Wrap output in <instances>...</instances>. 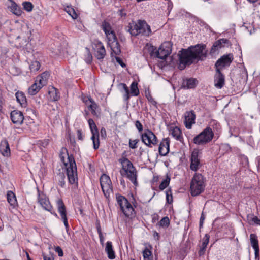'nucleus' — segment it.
I'll return each instance as SVG.
<instances>
[{
	"instance_id": "1",
	"label": "nucleus",
	"mask_w": 260,
	"mask_h": 260,
	"mask_svg": "<svg viewBox=\"0 0 260 260\" xmlns=\"http://www.w3.org/2000/svg\"><path fill=\"white\" fill-rule=\"evenodd\" d=\"M207 53L206 45L202 44L191 46L187 49H182L181 53L178 54L179 69H184L187 65L191 64L194 60H203L206 57Z\"/></svg>"
},
{
	"instance_id": "2",
	"label": "nucleus",
	"mask_w": 260,
	"mask_h": 260,
	"mask_svg": "<svg viewBox=\"0 0 260 260\" xmlns=\"http://www.w3.org/2000/svg\"><path fill=\"white\" fill-rule=\"evenodd\" d=\"M60 158L66 168L67 176L70 184L77 183V168L75 161L72 155H69L68 150L62 147L60 151Z\"/></svg>"
},
{
	"instance_id": "3",
	"label": "nucleus",
	"mask_w": 260,
	"mask_h": 260,
	"mask_svg": "<svg viewBox=\"0 0 260 260\" xmlns=\"http://www.w3.org/2000/svg\"><path fill=\"white\" fill-rule=\"evenodd\" d=\"M126 152L122 154V156L118 159L122 168L120 170V175L128 178L135 185H138L137 171L132 162L126 158Z\"/></svg>"
},
{
	"instance_id": "4",
	"label": "nucleus",
	"mask_w": 260,
	"mask_h": 260,
	"mask_svg": "<svg viewBox=\"0 0 260 260\" xmlns=\"http://www.w3.org/2000/svg\"><path fill=\"white\" fill-rule=\"evenodd\" d=\"M125 29L133 36L149 37L152 34L150 26L145 20L133 21L129 23Z\"/></svg>"
},
{
	"instance_id": "5",
	"label": "nucleus",
	"mask_w": 260,
	"mask_h": 260,
	"mask_svg": "<svg viewBox=\"0 0 260 260\" xmlns=\"http://www.w3.org/2000/svg\"><path fill=\"white\" fill-rule=\"evenodd\" d=\"M205 187V178L200 173H195L190 183V193L192 196L200 194Z\"/></svg>"
},
{
	"instance_id": "6",
	"label": "nucleus",
	"mask_w": 260,
	"mask_h": 260,
	"mask_svg": "<svg viewBox=\"0 0 260 260\" xmlns=\"http://www.w3.org/2000/svg\"><path fill=\"white\" fill-rule=\"evenodd\" d=\"M213 137L214 133L212 128L208 126L194 137L193 142L198 145H205L211 142Z\"/></svg>"
},
{
	"instance_id": "7",
	"label": "nucleus",
	"mask_w": 260,
	"mask_h": 260,
	"mask_svg": "<svg viewBox=\"0 0 260 260\" xmlns=\"http://www.w3.org/2000/svg\"><path fill=\"white\" fill-rule=\"evenodd\" d=\"M116 200L121 211L126 217H132L135 215L134 209L124 196L117 194Z\"/></svg>"
},
{
	"instance_id": "8",
	"label": "nucleus",
	"mask_w": 260,
	"mask_h": 260,
	"mask_svg": "<svg viewBox=\"0 0 260 260\" xmlns=\"http://www.w3.org/2000/svg\"><path fill=\"white\" fill-rule=\"evenodd\" d=\"M100 184L104 196L107 199L109 198L113 192L110 177L106 174H103L100 178Z\"/></svg>"
},
{
	"instance_id": "9",
	"label": "nucleus",
	"mask_w": 260,
	"mask_h": 260,
	"mask_svg": "<svg viewBox=\"0 0 260 260\" xmlns=\"http://www.w3.org/2000/svg\"><path fill=\"white\" fill-rule=\"evenodd\" d=\"M141 138L142 142L149 147L156 145L158 142L156 136L149 129L145 130L141 134Z\"/></svg>"
},
{
	"instance_id": "10",
	"label": "nucleus",
	"mask_w": 260,
	"mask_h": 260,
	"mask_svg": "<svg viewBox=\"0 0 260 260\" xmlns=\"http://www.w3.org/2000/svg\"><path fill=\"white\" fill-rule=\"evenodd\" d=\"M201 153L197 149H194L191 152L190 157V169L193 171H197L202 166L200 154Z\"/></svg>"
},
{
	"instance_id": "11",
	"label": "nucleus",
	"mask_w": 260,
	"mask_h": 260,
	"mask_svg": "<svg viewBox=\"0 0 260 260\" xmlns=\"http://www.w3.org/2000/svg\"><path fill=\"white\" fill-rule=\"evenodd\" d=\"M88 122L92 134L91 139L93 142V148L95 150H96L100 146L99 131L94 120L92 119H89Z\"/></svg>"
},
{
	"instance_id": "12",
	"label": "nucleus",
	"mask_w": 260,
	"mask_h": 260,
	"mask_svg": "<svg viewBox=\"0 0 260 260\" xmlns=\"http://www.w3.org/2000/svg\"><path fill=\"white\" fill-rule=\"evenodd\" d=\"M233 60V55L230 53L224 55L219 58L215 63L216 72L221 71V70L229 67Z\"/></svg>"
},
{
	"instance_id": "13",
	"label": "nucleus",
	"mask_w": 260,
	"mask_h": 260,
	"mask_svg": "<svg viewBox=\"0 0 260 260\" xmlns=\"http://www.w3.org/2000/svg\"><path fill=\"white\" fill-rule=\"evenodd\" d=\"M58 211L60 213L62 220L64 224L67 233L69 234V225L68 224L67 212L65 205L62 199H58L56 201Z\"/></svg>"
},
{
	"instance_id": "14",
	"label": "nucleus",
	"mask_w": 260,
	"mask_h": 260,
	"mask_svg": "<svg viewBox=\"0 0 260 260\" xmlns=\"http://www.w3.org/2000/svg\"><path fill=\"white\" fill-rule=\"evenodd\" d=\"M171 45L170 42L162 44L156 52V56L161 59H165L171 52Z\"/></svg>"
},
{
	"instance_id": "15",
	"label": "nucleus",
	"mask_w": 260,
	"mask_h": 260,
	"mask_svg": "<svg viewBox=\"0 0 260 260\" xmlns=\"http://www.w3.org/2000/svg\"><path fill=\"white\" fill-rule=\"evenodd\" d=\"M38 201L40 205L46 210L51 212L52 208L46 196L38 190Z\"/></svg>"
},
{
	"instance_id": "16",
	"label": "nucleus",
	"mask_w": 260,
	"mask_h": 260,
	"mask_svg": "<svg viewBox=\"0 0 260 260\" xmlns=\"http://www.w3.org/2000/svg\"><path fill=\"white\" fill-rule=\"evenodd\" d=\"M10 118L14 124L18 125H21L24 120L23 113L17 110H13L11 112Z\"/></svg>"
},
{
	"instance_id": "17",
	"label": "nucleus",
	"mask_w": 260,
	"mask_h": 260,
	"mask_svg": "<svg viewBox=\"0 0 260 260\" xmlns=\"http://www.w3.org/2000/svg\"><path fill=\"white\" fill-rule=\"evenodd\" d=\"M184 123L187 129H190L192 125L195 123L196 115L193 110L187 111L184 114Z\"/></svg>"
},
{
	"instance_id": "18",
	"label": "nucleus",
	"mask_w": 260,
	"mask_h": 260,
	"mask_svg": "<svg viewBox=\"0 0 260 260\" xmlns=\"http://www.w3.org/2000/svg\"><path fill=\"white\" fill-rule=\"evenodd\" d=\"M230 45V43L229 40L227 39H220L213 44L210 50V53L213 54L219 49L224 47H228Z\"/></svg>"
},
{
	"instance_id": "19",
	"label": "nucleus",
	"mask_w": 260,
	"mask_h": 260,
	"mask_svg": "<svg viewBox=\"0 0 260 260\" xmlns=\"http://www.w3.org/2000/svg\"><path fill=\"white\" fill-rule=\"evenodd\" d=\"M170 140L168 138L163 139L160 142L158 151L161 156H166L169 152Z\"/></svg>"
},
{
	"instance_id": "20",
	"label": "nucleus",
	"mask_w": 260,
	"mask_h": 260,
	"mask_svg": "<svg viewBox=\"0 0 260 260\" xmlns=\"http://www.w3.org/2000/svg\"><path fill=\"white\" fill-rule=\"evenodd\" d=\"M224 76L221 71H218V72H216L214 76L215 86L218 89H221L224 86Z\"/></svg>"
},
{
	"instance_id": "21",
	"label": "nucleus",
	"mask_w": 260,
	"mask_h": 260,
	"mask_svg": "<svg viewBox=\"0 0 260 260\" xmlns=\"http://www.w3.org/2000/svg\"><path fill=\"white\" fill-rule=\"evenodd\" d=\"M30 32L28 31L26 35L22 34L21 35L18 36L15 41V45L18 48H21L25 46L28 41V39L29 38Z\"/></svg>"
},
{
	"instance_id": "22",
	"label": "nucleus",
	"mask_w": 260,
	"mask_h": 260,
	"mask_svg": "<svg viewBox=\"0 0 260 260\" xmlns=\"http://www.w3.org/2000/svg\"><path fill=\"white\" fill-rule=\"evenodd\" d=\"M0 151L4 156L10 155V149L8 141L6 139L2 140L0 143Z\"/></svg>"
},
{
	"instance_id": "23",
	"label": "nucleus",
	"mask_w": 260,
	"mask_h": 260,
	"mask_svg": "<svg viewBox=\"0 0 260 260\" xmlns=\"http://www.w3.org/2000/svg\"><path fill=\"white\" fill-rule=\"evenodd\" d=\"M49 75L48 72H44L36 77L35 81L43 87L47 84Z\"/></svg>"
},
{
	"instance_id": "24",
	"label": "nucleus",
	"mask_w": 260,
	"mask_h": 260,
	"mask_svg": "<svg viewBox=\"0 0 260 260\" xmlns=\"http://www.w3.org/2000/svg\"><path fill=\"white\" fill-rule=\"evenodd\" d=\"M209 239L210 235L208 234H206L203 239L202 244L200 246V250L198 252V254L199 256L203 255L205 254L207 245L209 243Z\"/></svg>"
},
{
	"instance_id": "25",
	"label": "nucleus",
	"mask_w": 260,
	"mask_h": 260,
	"mask_svg": "<svg viewBox=\"0 0 260 260\" xmlns=\"http://www.w3.org/2000/svg\"><path fill=\"white\" fill-rule=\"evenodd\" d=\"M10 5L9 6L10 11L16 16H19L21 15L22 11L20 7L13 1L10 0Z\"/></svg>"
},
{
	"instance_id": "26",
	"label": "nucleus",
	"mask_w": 260,
	"mask_h": 260,
	"mask_svg": "<svg viewBox=\"0 0 260 260\" xmlns=\"http://www.w3.org/2000/svg\"><path fill=\"white\" fill-rule=\"evenodd\" d=\"M97 50L96 51L95 56L98 59H103L106 55V50L104 46L101 43H99L97 46Z\"/></svg>"
},
{
	"instance_id": "27",
	"label": "nucleus",
	"mask_w": 260,
	"mask_h": 260,
	"mask_svg": "<svg viewBox=\"0 0 260 260\" xmlns=\"http://www.w3.org/2000/svg\"><path fill=\"white\" fill-rule=\"evenodd\" d=\"M105 251L108 255V257L110 259H113L115 258V252L113 249L112 242L108 241L106 243Z\"/></svg>"
},
{
	"instance_id": "28",
	"label": "nucleus",
	"mask_w": 260,
	"mask_h": 260,
	"mask_svg": "<svg viewBox=\"0 0 260 260\" xmlns=\"http://www.w3.org/2000/svg\"><path fill=\"white\" fill-rule=\"evenodd\" d=\"M15 96L17 101L21 105L22 107H25L27 101L25 95L22 91H18L16 93Z\"/></svg>"
},
{
	"instance_id": "29",
	"label": "nucleus",
	"mask_w": 260,
	"mask_h": 260,
	"mask_svg": "<svg viewBox=\"0 0 260 260\" xmlns=\"http://www.w3.org/2000/svg\"><path fill=\"white\" fill-rule=\"evenodd\" d=\"M197 82V81L195 79L189 78L183 81L182 86L187 89L193 88L196 87Z\"/></svg>"
},
{
	"instance_id": "30",
	"label": "nucleus",
	"mask_w": 260,
	"mask_h": 260,
	"mask_svg": "<svg viewBox=\"0 0 260 260\" xmlns=\"http://www.w3.org/2000/svg\"><path fill=\"white\" fill-rule=\"evenodd\" d=\"M171 134L172 136L177 140H178L180 142L182 141L183 138L182 136L181 131L179 127L177 126L174 127L171 130Z\"/></svg>"
},
{
	"instance_id": "31",
	"label": "nucleus",
	"mask_w": 260,
	"mask_h": 260,
	"mask_svg": "<svg viewBox=\"0 0 260 260\" xmlns=\"http://www.w3.org/2000/svg\"><path fill=\"white\" fill-rule=\"evenodd\" d=\"M111 50L115 55H119L121 53L120 46L117 41L109 43Z\"/></svg>"
},
{
	"instance_id": "32",
	"label": "nucleus",
	"mask_w": 260,
	"mask_h": 260,
	"mask_svg": "<svg viewBox=\"0 0 260 260\" xmlns=\"http://www.w3.org/2000/svg\"><path fill=\"white\" fill-rule=\"evenodd\" d=\"M42 87L37 83H35L28 88V92L30 95H34L36 94Z\"/></svg>"
},
{
	"instance_id": "33",
	"label": "nucleus",
	"mask_w": 260,
	"mask_h": 260,
	"mask_svg": "<svg viewBox=\"0 0 260 260\" xmlns=\"http://www.w3.org/2000/svg\"><path fill=\"white\" fill-rule=\"evenodd\" d=\"M7 201L11 206H15L17 200L15 194L11 191H8L7 194Z\"/></svg>"
},
{
	"instance_id": "34",
	"label": "nucleus",
	"mask_w": 260,
	"mask_h": 260,
	"mask_svg": "<svg viewBox=\"0 0 260 260\" xmlns=\"http://www.w3.org/2000/svg\"><path fill=\"white\" fill-rule=\"evenodd\" d=\"M64 10L69 15L71 16L73 19H75L77 18L78 14L75 12V9L71 6H67L64 8Z\"/></svg>"
},
{
	"instance_id": "35",
	"label": "nucleus",
	"mask_w": 260,
	"mask_h": 260,
	"mask_svg": "<svg viewBox=\"0 0 260 260\" xmlns=\"http://www.w3.org/2000/svg\"><path fill=\"white\" fill-rule=\"evenodd\" d=\"M250 240L251 246H252L253 248L259 247L257 237L255 234H251L250 235Z\"/></svg>"
},
{
	"instance_id": "36",
	"label": "nucleus",
	"mask_w": 260,
	"mask_h": 260,
	"mask_svg": "<svg viewBox=\"0 0 260 260\" xmlns=\"http://www.w3.org/2000/svg\"><path fill=\"white\" fill-rule=\"evenodd\" d=\"M131 93L132 95L137 96L139 94V90L138 88V83L133 82L131 85Z\"/></svg>"
},
{
	"instance_id": "37",
	"label": "nucleus",
	"mask_w": 260,
	"mask_h": 260,
	"mask_svg": "<svg viewBox=\"0 0 260 260\" xmlns=\"http://www.w3.org/2000/svg\"><path fill=\"white\" fill-rule=\"evenodd\" d=\"M170 180V177L168 175H167L166 179H164L159 185V189L162 190L165 189L169 185Z\"/></svg>"
},
{
	"instance_id": "38",
	"label": "nucleus",
	"mask_w": 260,
	"mask_h": 260,
	"mask_svg": "<svg viewBox=\"0 0 260 260\" xmlns=\"http://www.w3.org/2000/svg\"><path fill=\"white\" fill-rule=\"evenodd\" d=\"M40 68V63L38 61H32L29 66V69L31 72H35L39 70Z\"/></svg>"
},
{
	"instance_id": "39",
	"label": "nucleus",
	"mask_w": 260,
	"mask_h": 260,
	"mask_svg": "<svg viewBox=\"0 0 260 260\" xmlns=\"http://www.w3.org/2000/svg\"><path fill=\"white\" fill-rule=\"evenodd\" d=\"M102 28L104 31L105 35L112 31L110 24L105 21L102 22Z\"/></svg>"
},
{
	"instance_id": "40",
	"label": "nucleus",
	"mask_w": 260,
	"mask_h": 260,
	"mask_svg": "<svg viewBox=\"0 0 260 260\" xmlns=\"http://www.w3.org/2000/svg\"><path fill=\"white\" fill-rule=\"evenodd\" d=\"M158 224L161 227L166 228L169 226L170 224V220L168 217L166 216L163 217L160 221L158 222Z\"/></svg>"
},
{
	"instance_id": "41",
	"label": "nucleus",
	"mask_w": 260,
	"mask_h": 260,
	"mask_svg": "<svg viewBox=\"0 0 260 260\" xmlns=\"http://www.w3.org/2000/svg\"><path fill=\"white\" fill-rule=\"evenodd\" d=\"M23 9L27 12H31L34 8V5L30 2H24L22 3Z\"/></svg>"
},
{
	"instance_id": "42",
	"label": "nucleus",
	"mask_w": 260,
	"mask_h": 260,
	"mask_svg": "<svg viewBox=\"0 0 260 260\" xmlns=\"http://www.w3.org/2000/svg\"><path fill=\"white\" fill-rule=\"evenodd\" d=\"M106 36L108 39L109 43L113 42L114 41L117 40L116 35H115V34L113 30H112V31H110L108 34H106Z\"/></svg>"
},
{
	"instance_id": "43",
	"label": "nucleus",
	"mask_w": 260,
	"mask_h": 260,
	"mask_svg": "<svg viewBox=\"0 0 260 260\" xmlns=\"http://www.w3.org/2000/svg\"><path fill=\"white\" fill-rule=\"evenodd\" d=\"M89 100L91 103V104L89 105V108L91 110L92 113L94 115H95V110L98 108V105L92 99H89Z\"/></svg>"
},
{
	"instance_id": "44",
	"label": "nucleus",
	"mask_w": 260,
	"mask_h": 260,
	"mask_svg": "<svg viewBox=\"0 0 260 260\" xmlns=\"http://www.w3.org/2000/svg\"><path fill=\"white\" fill-rule=\"evenodd\" d=\"M139 139H135V140H129V147L131 149H135L137 148V144L139 143Z\"/></svg>"
},
{
	"instance_id": "45",
	"label": "nucleus",
	"mask_w": 260,
	"mask_h": 260,
	"mask_svg": "<svg viewBox=\"0 0 260 260\" xmlns=\"http://www.w3.org/2000/svg\"><path fill=\"white\" fill-rule=\"evenodd\" d=\"M143 255L144 260H150L149 257L152 255V252L148 248H145L143 252Z\"/></svg>"
},
{
	"instance_id": "46",
	"label": "nucleus",
	"mask_w": 260,
	"mask_h": 260,
	"mask_svg": "<svg viewBox=\"0 0 260 260\" xmlns=\"http://www.w3.org/2000/svg\"><path fill=\"white\" fill-rule=\"evenodd\" d=\"M58 177L59 178V185L61 187H63L65 185V176L63 174H59L58 175Z\"/></svg>"
},
{
	"instance_id": "47",
	"label": "nucleus",
	"mask_w": 260,
	"mask_h": 260,
	"mask_svg": "<svg viewBox=\"0 0 260 260\" xmlns=\"http://www.w3.org/2000/svg\"><path fill=\"white\" fill-rule=\"evenodd\" d=\"M166 200L168 203L171 204L173 202V197L171 193V190H168L166 191Z\"/></svg>"
},
{
	"instance_id": "48",
	"label": "nucleus",
	"mask_w": 260,
	"mask_h": 260,
	"mask_svg": "<svg viewBox=\"0 0 260 260\" xmlns=\"http://www.w3.org/2000/svg\"><path fill=\"white\" fill-rule=\"evenodd\" d=\"M54 90H55L54 93V91H49V93L50 94H52V95H51L50 96L51 98L52 97V100L53 101H57L59 99V96L57 94L56 90L55 89H54Z\"/></svg>"
},
{
	"instance_id": "49",
	"label": "nucleus",
	"mask_w": 260,
	"mask_h": 260,
	"mask_svg": "<svg viewBox=\"0 0 260 260\" xmlns=\"http://www.w3.org/2000/svg\"><path fill=\"white\" fill-rule=\"evenodd\" d=\"M135 126L139 132H141L143 131V125L139 120H137L135 122Z\"/></svg>"
},
{
	"instance_id": "50",
	"label": "nucleus",
	"mask_w": 260,
	"mask_h": 260,
	"mask_svg": "<svg viewBox=\"0 0 260 260\" xmlns=\"http://www.w3.org/2000/svg\"><path fill=\"white\" fill-rule=\"evenodd\" d=\"M55 251L58 253L59 256H62L63 252L61 248L59 246L55 247Z\"/></svg>"
},
{
	"instance_id": "51",
	"label": "nucleus",
	"mask_w": 260,
	"mask_h": 260,
	"mask_svg": "<svg viewBox=\"0 0 260 260\" xmlns=\"http://www.w3.org/2000/svg\"><path fill=\"white\" fill-rule=\"evenodd\" d=\"M115 59L117 62H118L122 67L123 68L126 66L125 64L123 62L122 59L119 57L116 56Z\"/></svg>"
},
{
	"instance_id": "52",
	"label": "nucleus",
	"mask_w": 260,
	"mask_h": 260,
	"mask_svg": "<svg viewBox=\"0 0 260 260\" xmlns=\"http://www.w3.org/2000/svg\"><path fill=\"white\" fill-rule=\"evenodd\" d=\"M205 219V215H204L203 212H202L201 217H200V224H199L200 228H202Z\"/></svg>"
},
{
	"instance_id": "53",
	"label": "nucleus",
	"mask_w": 260,
	"mask_h": 260,
	"mask_svg": "<svg viewBox=\"0 0 260 260\" xmlns=\"http://www.w3.org/2000/svg\"><path fill=\"white\" fill-rule=\"evenodd\" d=\"M118 13L121 17H125L126 16V13L125 9H120L118 11Z\"/></svg>"
},
{
	"instance_id": "54",
	"label": "nucleus",
	"mask_w": 260,
	"mask_h": 260,
	"mask_svg": "<svg viewBox=\"0 0 260 260\" xmlns=\"http://www.w3.org/2000/svg\"><path fill=\"white\" fill-rule=\"evenodd\" d=\"M101 136L102 138L105 139L107 136L106 131L105 128L102 127L101 129Z\"/></svg>"
},
{
	"instance_id": "55",
	"label": "nucleus",
	"mask_w": 260,
	"mask_h": 260,
	"mask_svg": "<svg viewBox=\"0 0 260 260\" xmlns=\"http://www.w3.org/2000/svg\"><path fill=\"white\" fill-rule=\"evenodd\" d=\"M146 97L148 100L151 102L153 105H155L156 104V101H154L153 98L151 96L150 94L146 95Z\"/></svg>"
},
{
	"instance_id": "56",
	"label": "nucleus",
	"mask_w": 260,
	"mask_h": 260,
	"mask_svg": "<svg viewBox=\"0 0 260 260\" xmlns=\"http://www.w3.org/2000/svg\"><path fill=\"white\" fill-rule=\"evenodd\" d=\"M77 137L79 140H83V137L82 135V132L81 130L79 129L77 132Z\"/></svg>"
},
{
	"instance_id": "57",
	"label": "nucleus",
	"mask_w": 260,
	"mask_h": 260,
	"mask_svg": "<svg viewBox=\"0 0 260 260\" xmlns=\"http://www.w3.org/2000/svg\"><path fill=\"white\" fill-rule=\"evenodd\" d=\"M124 99L126 101H128L129 99V91H127V92H125V94H124Z\"/></svg>"
},
{
	"instance_id": "58",
	"label": "nucleus",
	"mask_w": 260,
	"mask_h": 260,
	"mask_svg": "<svg viewBox=\"0 0 260 260\" xmlns=\"http://www.w3.org/2000/svg\"><path fill=\"white\" fill-rule=\"evenodd\" d=\"M252 221L256 224L260 225V219L257 217H254L252 218Z\"/></svg>"
},
{
	"instance_id": "59",
	"label": "nucleus",
	"mask_w": 260,
	"mask_h": 260,
	"mask_svg": "<svg viewBox=\"0 0 260 260\" xmlns=\"http://www.w3.org/2000/svg\"><path fill=\"white\" fill-rule=\"evenodd\" d=\"M120 86L122 87V88L124 90L125 92H127V91H129V89L128 87L126 86V85L125 83H121Z\"/></svg>"
},
{
	"instance_id": "60",
	"label": "nucleus",
	"mask_w": 260,
	"mask_h": 260,
	"mask_svg": "<svg viewBox=\"0 0 260 260\" xmlns=\"http://www.w3.org/2000/svg\"><path fill=\"white\" fill-rule=\"evenodd\" d=\"M254 249V251H255V258H257V257L259 256V247L258 248H253Z\"/></svg>"
},
{
	"instance_id": "61",
	"label": "nucleus",
	"mask_w": 260,
	"mask_h": 260,
	"mask_svg": "<svg viewBox=\"0 0 260 260\" xmlns=\"http://www.w3.org/2000/svg\"><path fill=\"white\" fill-rule=\"evenodd\" d=\"M99 236L100 242L103 245L104 243V238L103 235V234H101V235H99Z\"/></svg>"
},
{
	"instance_id": "62",
	"label": "nucleus",
	"mask_w": 260,
	"mask_h": 260,
	"mask_svg": "<svg viewBox=\"0 0 260 260\" xmlns=\"http://www.w3.org/2000/svg\"><path fill=\"white\" fill-rule=\"evenodd\" d=\"M153 237L154 238H156L157 240H158L159 238L158 233H157L156 231H154L153 233Z\"/></svg>"
},
{
	"instance_id": "63",
	"label": "nucleus",
	"mask_w": 260,
	"mask_h": 260,
	"mask_svg": "<svg viewBox=\"0 0 260 260\" xmlns=\"http://www.w3.org/2000/svg\"><path fill=\"white\" fill-rule=\"evenodd\" d=\"M97 231L99 235H101V234H102V230L100 225H98L97 226Z\"/></svg>"
},
{
	"instance_id": "64",
	"label": "nucleus",
	"mask_w": 260,
	"mask_h": 260,
	"mask_svg": "<svg viewBox=\"0 0 260 260\" xmlns=\"http://www.w3.org/2000/svg\"><path fill=\"white\" fill-rule=\"evenodd\" d=\"M44 260H54V258L53 257H47L46 256H44Z\"/></svg>"
}]
</instances>
